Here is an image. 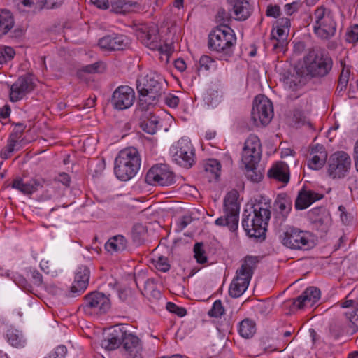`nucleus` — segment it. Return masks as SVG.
I'll return each mask as SVG.
<instances>
[{
  "label": "nucleus",
  "instance_id": "nucleus-44",
  "mask_svg": "<svg viewBox=\"0 0 358 358\" xmlns=\"http://www.w3.org/2000/svg\"><path fill=\"white\" fill-rule=\"evenodd\" d=\"M145 291L147 294H150L155 298H159L161 296L160 292L155 289V285L152 279H148L145 281Z\"/></svg>",
  "mask_w": 358,
  "mask_h": 358
},
{
  "label": "nucleus",
  "instance_id": "nucleus-56",
  "mask_svg": "<svg viewBox=\"0 0 358 358\" xmlns=\"http://www.w3.org/2000/svg\"><path fill=\"white\" fill-rule=\"evenodd\" d=\"M157 50H159L161 53L166 54L167 56L170 55L173 51V48L171 44H164V45L159 44V41H158V47L157 48Z\"/></svg>",
  "mask_w": 358,
  "mask_h": 358
},
{
  "label": "nucleus",
  "instance_id": "nucleus-59",
  "mask_svg": "<svg viewBox=\"0 0 358 358\" xmlns=\"http://www.w3.org/2000/svg\"><path fill=\"white\" fill-rule=\"evenodd\" d=\"M1 50L3 51V55H5L6 61L12 59L15 55L14 49L11 47H4L3 48H1Z\"/></svg>",
  "mask_w": 358,
  "mask_h": 358
},
{
  "label": "nucleus",
  "instance_id": "nucleus-10",
  "mask_svg": "<svg viewBox=\"0 0 358 358\" xmlns=\"http://www.w3.org/2000/svg\"><path fill=\"white\" fill-rule=\"evenodd\" d=\"M173 159L176 164L190 168L195 163V152L189 138L182 137L171 148Z\"/></svg>",
  "mask_w": 358,
  "mask_h": 358
},
{
  "label": "nucleus",
  "instance_id": "nucleus-61",
  "mask_svg": "<svg viewBox=\"0 0 358 358\" xmlns=\"http://www.w3.org/2000/svg\"><path fill=\"white\" fill-rule=\"evenodd\" d=\"M338 210L341 212L340 217H341L342 222L345 224L348 223L350 221V219H349V216L345 210V208L343 206H340L338 207Z\"/></svg>",
  "mask_w": 358,
  "mask_h": 358
},
{
  "label": "nucleus",
  "instance_id": "nucleus-64",
  "mask_svg": "<svg viewBox=\"0 0 358 358\" xmlns=\"http://www.w3.org/2000/svg\"><path fill=\"white\" fill-rule=\"evenodd\" d=\"M175 66L180 71H183L186 69V64L182 59H177L175 61Z\"/></svg>",
  "mask_w": 358,
  "mask_h": 358
},
{
  "label": "nucleus",
  "instance_id": "nucleus-41",
  "mask_svg": "<svg viewBox=\"0 0 358 358\" xmlns=\"http://www.w3.org/2000/svg\"><path fill=\"white\" fill-rule=\"evenodd\" d=\"M203 244L202 243H196L194 246V257L196 262L203 264L207 262L205 250H203Z\"/></svg>",
  "mask_w": 358,
  "mask_h": 358
},
{
  "label": "nucleus",
  "instance_id": "nucleus-40",
  "mask_svg": "<svg viewBox=\"0 0 358 358\" xmlns=\"http://www.w3.org/2000/svg\"><path fill=\"white\" fill-rule=\"evenodd\" d=\"M221 165L216 159H209L204 165V171L213 175L215 179L220 176Z\"/></svg>",
  "mask_w": 358,
  "mask_h": 358
},
{
  "label": "nucleus",
  "instance_id": "nucleus-34",
  "mask_svg": "<svg viewBox=\"0 0 358 358\" xmlns=\"http://www.w3.org/2000/svg\"><path fill=\"white\" fill-rule=\"evenodd\" d=\"M14 19L8 10L0 13V38L6 34L13 27Z\"/></svg>",
  "mask_w": 358,
  "mask_h": 358
},
{
  "label": "nucleus",
  "instance_id": "nucleus-29",
  "mask_svg": "<svg viewBox=\"0 0 358 358\" xmlns=\"http://www.w3.org/2000/svg\"><path fill=\"white\" fill-rule=\"evenodd\" d=\"M275 207L280 214L279 219L281 220L280 225L284 222L292 210V203L290 197L286 194H280L278 195L275 201Z\"/></svg>",
  "mask_w": 358,
  "mask_h": 358
},
{
  "label": "nucleus",
  "instance_id": "nucleus-38",
  "mask_svg": "<svg viewBox=\"0 0 358 358\" xmlns=\"http://www.w3.org/2000/svg\"><path fill=\"white\" fill-rule=\"evenodd\" d=\"M8 341L14 347L22 345L24 341L22 334L16 329H8L7 331Z\"/></svg>",
  "mask_w": 358,
  "mask_h": 358
},
{
  "label": "nucleus",
  "instance_id": "nucleus-47",
  "mask_svg": "<svg viewBox=\"0 0 358 358\" xmlns=\"http://www.w3.org/2000/svg\"><path fill=\"white\" fill-rule=\"evenodd\" d=\"M217 22H220V24H227L231 20V15L229 12H227L224 9H219L216 15Z\"/></svg>",
  "mask_w": 358,
  "mask_h": 358
},
{
  "label": "nucleus",
  "instance_id": "nucleus-52",
  "mask_svg": "<svg viewBox=\"0 0 358 358\" xmlns=\"http://www.w3.org/2000/svg\"><path fill=\"white\" fill-rule=\"evenodd\" d=\"M300 6L299 3L294 1L291 3L285 5L284 10L287 15H292L299 9Z\"/></svg>",
  "mask_w": 358,
  "mask_h": 358
},
{
  "label": "nucleus",
  "instance_id": "nucleus-5",
  "mask_svg": "<svg viewBox=\"0 0 358 358\" xmlns=\"http://www.w3.org/2000/svg\"><path fill=\"white\" fill-rule=\"evenodd\" d=\"M236 37L234 31L227 24L217 26L208 35V48L225 56L233 54Z\"/></svg>",
  "mask_w": 358,
  "mask_h": 358
},
{
  "label": "nucleus",
  "instance_id": "nucleus-22",
  "mask_svg": "<svg viewBox=\"0 0 358 358\" xmlns=\"http://www.w3.org/2000/svg\"><path fill=\"white\" fill-rule=\"evenodd\" d=\"M122 347L127 352L126 358H143L139 338L129 332L125 326V334L123 335Z\"/></svg>",
  "mask_w": 358,
  "mask_h": 358
},
{
  "label": "nucleus",
  "instance_id": "nucleus-9",
  "mask_svg": "<svg viewBox=\"0 0 358 358\" xmlns=\"http://www.w3.org/2000/svg\"><path fill=\"white\" fill-rule=\"evenodd\" d=\"M315 24L314 31L322 38H329L335 34L336 23L332 13L324 6L318 7L314 13Z\"/></svg>",
  "mask_w": 358,
  "mask_h": 358
},
{
  "label": "nucleus",
  "instance_id": "nucleus-26",
  "mask_svg": "<svg viewBox=\"0 0 358 358\" xmlns=\"http://www.w3.org/2000/svg\"><path fill=\"white\" fill-rule=\"evenodd\" d=\"M311 159L308 162V166L311 169L319 170L322 169L327 159V153L323 145L317 144L311 148Z\"/></svg>",
  "mask_w": 358,
  "mask_h": 358
},
{
  "label": "nucleus",
  "instance_id": "nucleus-12",
  "mask_svg": "<svg viewBox=\"0 0 358 358\" xmlns=\"http://www.w3.org/2000/svg\"><path fill=\"white\" fill-rule=\"evenodd\" d=\"M110 308L109 298L103 293L94 292L85 296L84 302L79 307V310L83 311L86 315H92L104 313Z\"/></svg>",
  "mask_w": 358,
  "mask_h": 358
},
{
  "label": "nucleus",
  "instance_id": "nucleus-3",
  "mask_svg": "<svg viewBox=\"0 0 358 358\" xmlns=\"http://www.w3.org/2000/svg\"><path fill=\"white\" fill-rule=\"evenodd\" d=\"M270 217L271 212L266 207L254 204L250 209L244 210L242 227L248 236L264 239Z\"/></svg>",
  "mask_w": 358,
  "mask_h": 358
},
{
  "label": "nucleus",
  "instance_id": "nucleus-18",
  "mask_svg": "<svg viewBox=\"0 0 358 358\" xmlns=\"http://www.w3.org/2000/svg\"><path fill=\"white\" fill-rule=\"evenodd\" d=\"M129 44V39L124 35L113 34L100 38L99 47L106 51L124 50Z\"/></svg>",
  "mask_w": 358,
  "mask_h": 358
},
{
  "label": "nucleus",
  "instance_id": "nucleus-17",
  "mask_svg": "<svg viewBox=\"0 0 358 358\" xmlns=\"http://www.w3.org/2000/svg\"><path fill=\"white\" fill-rule=\"evenodd\" d=\"M34 83L30 75L20 76L10 87V99L13 102L22 99L34 89Z\"/></svg>",
  "mask_w": 358,
  "mask_h": 358
},
{
  "label": "nucleus",
  "instance_id": "nucleus-50",
  "mask_svg": "<svg viewBox=\"0 0 358 358\" xmlns=\"http://www.w3.org/2000/svg\"><path fill=\"white\" fill-rule=\"evenodd\" d=\"M350 322L351 323V327L353 331L358 330V307L356 308L353 311L346 313Z\"/></svg>",
  "mask_w": 358,
  "mask_h": 358
},
{
  "label": "nucleus",
  "instance_id": "nucleus-39",
  "mask_svg": "<svg viewBox=\"0 0 358 358\" xmlns=\"http://www.w3.org/2000/svg\"><path fill=\"white\" fill-rule=\"evenodd\" d=\"M17 134H13L10 136L8 141V144L3 148L1 152V157L3 159H8L10 157L11 153L14 151L15 146L17 142Z\"/></svg>",
  "mask_w": 358,
  "mask_h": 358
},
{
  "label": "nucleus",
  "instance_id": "nucleus-55",
  "mask_svg": "<svg viewBox=\"0 0 358 358\" xmlns=\"http://www.w3.org/2000/svg\"><path fill=\"white\" fill-rule=\"evenodd\" d=\"M280 14V8L279 6H268L266 10V15L268 17H278Z\"/></svg>",
  "mask_w": 358,
  "mask_h": 358
},
{
  "label": "nucleus",
  "instance_id": "nucleus-24",
  "mask_svg": "<svg viewBox=\"0 0 358 358\" xmlns=\"http://www.w3.org/2000/svg\"><path fill=\"white\" fill-rule=\"evenodd\" d=\"M320 294V290L318 288L310 287L295 299L294 305L299 309L306 306L312 307L319 301Z\"/></svg>",
  "mask_w": 358,
  "mask_h": 358
},
{
  "label": "nucleus",
  "instance_id": "nucleus-35",
  "mask_svg": "<svg viewBox=\"0 0 358 358\" xmlns=\"http://www.w3.org/2000/svg\"><path fill=\"white\" fill-rule=\"evenodd\" d=\"M238 331L242 337L250 338L256 331L255 324L249 319H245L241 322Z\"/></svg>",
  "mask_w": 358,
  "mask_h": 358
},
{
  "label": "nucleus",
  "instance_id": "nucleus-54",
  "mask_svg": "<svg viewBox=\"0 0 358 358\" xmlns=\"http://www.w3.org/2000/svg\"><path fill=\"white\" fill-rule=\"evenodd\" d=\"M165 103L171 108H176L179 103V98L173 94H169L165 97Z\"/></svg>",
  "mask_w": 358,
  "mask_h": 358
},
{
  "label": "nucleus",
  "instance_id": "nucleus-16",
  "mask_svg": "<svg viewBox=\"0 0 358 358\" xmlns=\"http://www.w3.org/2000/svg\"><path fill=\"white\" fill-rule=\"evenodd\" d=\"M134 100V90L128 85H121L113 92L111 103L117 110H125L133 105Z\"/></svg>",
  "mask_w": 358,
  "mask_h": 358
},
{
  "label": "nucleus",
  "instance_id": "nucleus-43",
  "mask_svg": "<svg viewBox=\"0 0 358 358\" xmlns=\"http://www.w3.org/2000/svg\"><path fill=\"white\" fill-rule=\"evenodd\" d=\"M349 77L350 70L348 69H345L343 68L338 79V85L337 87V91H338V92L345 90L348 83Z\"/></svg>",
  "mask_w": 358,
  "mask_h": 358
},
{
  "label": "nucleus",
  "instance_id": "nucleus-14",
  "mask_svg": "<svg viewBox=\"0 0 358 358\" xmlns=\"http://www.w3.org/2000/svg\"><path fill=\"white\" fill-rule=\"evenodd\" d=\"M145 180L151 185L170 186L175 182L173 173L165 164L153 166L148 171Z\"/></svg>",
  "mask_w": 358,
  "mask_h": 358
},
{
  "label": "nucleus",
  "instance_id": "nucleus-33",
  "mask_svg": "<svg viewBox=\"0 0 358 358\" xmlns=\"http://www.w3.org/2000/svg\"><path fill=\"white\" fill-rule=\"evenodd\" d=\"M276 30L271 32V39L275 40L276 43L273 44V50H283L287 44L288 30L281 28L276 25Z\"/></svg>",
  "mask_w": 358,
  "mask_h": 358
},
{
  "label": "nucleus",
  "instance_id": "nucleus-51",
  "mask_svg": "<svg viewBox=\"0 0 358 358\" xmlns=\"http://www.w3.org/2000/svg\"><path fill=\"white\" fill-rule=\"evenodd\" d=\"M346 41L351 43L358 41V24L352 26L351 29L347 32Z\"/></svg>",
  "mask_w": 358,
  "mask_h": 358
},
{
  "label": "nucleus",
  "instance_id": "nucleus-49",
  "mask_svg": "<svg viewBox=\"0 0 358 358\" xmlns=\"http://www.w3.org/2000/svg\"><path fill=\"white\" fill-rule=\"evenodd\" d=\"M166 309L173 313L176 314L179 317H183L187 314V310L185 308L182 307H178L175 303L172 302H168L166 303Z\"/></svg>",
  "mask_w": 358,
  "mask_h": 358
},
{
  "label": "nucleus",
  "instance_id": "nucleus-23",
  "mask_svg": "<svg viewBox=\"0 0 358 358\" xmlns=\"http://www.w3.org/2000/svg\"><path fill=\"white\" fill-rule=\"evenodd\" d=\"M90 275V270L86 266H81L77 269L75 273L73 283L71 287L72 296L79 294L87 289Z\"/></svg>",
  "mask_w": 358,
  "mask_h": 358
},
{
  "label": "nucleus",
  "instance_id": "nucleus-58",
  "mask_svg": "<svg viewBox=\"0 0 358 358\" xmlns=\"http://www.w3.org/2000/svg\"><path fill=\"white\" fill-rule=\"evenodd\" d=\"M90 1L100 9H108L109 8L108 0H90Z\"/></svg>",
  "mask_w": 358,
  "mask_h": 358
},
{
  "label": "nucleus",
  "instance_id": "nucleus-11",
  "mask_svg": "<svg viewBox=\"0 0 358 358\" xmlns=\"http://www.w3.org/2000/svg\"><path fill=\"white\" fill-rule=\"evenodd\" d=\"M251 117L255 125H267L273 117L271 101L264 95L257 96L253 102Z\"/></svg>",
  "mask_w": 358,
  "mask_h": 358
},
{
  "label": "nucleus",
  "instance_id": "nucleus-62",
  "mask_svg": "<svg viewBox=\"0 0 358 358\" xmlns=\"http://www.w3.org/2000/svg\"><path fill=\"white\" fill-rule=\"evenodd\" d=\"M59 180L64 184L65 186H69L70 185V177L68 174L65 173H62L59 174Z\"/></svg>",
  "mask_w": 358,
  "mask_h": 358
},
{
  "label": "nucleus",
  "instance_id": "nucleus-28",
  "mask_svg": "<svg viewBox=\"0 0 358 358\" xmlns=\"http://www.w3.org/2000/svg\"><path fill=\"white\" fill-rule=\"evenodd\" d=\"M268 176L287 184L289 180V170L284 162H278L268 171Z\"/></svg>",
  "mask_w": 358,
  "mask_h": 358
},
{
  "label": "nucleus",
  "instance_id": "nucleus-19",
  "mask_svg": "<svg viewBox=\"0 0 358 358\" xmlns=\"http://www.w3.org/2000/svg\"><path fill=\"white\" fill-rule=\"evenodd\" d=\"M49 180L42 178H31L29 182H24L22 178L18 177L13 180L11 187L17 189L24 194H31L44 185H49Z\"/></svg>",
  "mask_w": 358,
  "mask_h": 358
},
{
  "label": "nucleus",
  "instance_id": "nucleus-63",
  "mask_svg": "<svg viewBox=\"0 0 358 358\" xmlns=\"http://www.w3.org/2000/svg\"><path fill=\"white\" fill-rule=\"evenodd\" d=\"M31 277L34 280V283L37 285H41L43 281V278L41 274L38 271H34L31 272Z\"/></svg>",
  "mask_w": 358,
  "mask_h": 358
},
{
  "label": "nucleus",
  "instance_id": "nucleus-21",
  "mask_svg": "<svg viewBox=\"0 0 358 358\" xmlns=\"http://www.w3.org/2000/svg\"><path fill=\"white\" fill-rule=\"evenodd\" d=\"M125 334L124 325L115 326L107 337L101 341V345L106 350H115L120 345H122V341H124L123 335Z\"/></svg>",
  "mask_w": 358,
  "mask_h": 358
},
{
  "label": "nucleus",
  "instance_id": "nucleus-37",
  "mask_svg": "<svg viewBox=\"0 0 358 358\" xmlns=\"http://www.w3.org/2000/svg\"><path fill=\"white\" fill-rule=\"evenodd\" d=\"M106 69V64L101 62L99 61L94 64L86 65L83 66L78 72V75L80 76L83 72L88 73H102Z\"/></svg>",
  "mask_w": 358,
  "mask_h": 358
},
{
  "label": "nucleus",
  "instance_id": "nucleus-31",
  "mask_svg": "<svg viewBox=\"0 0 358 358\" xmlns=\"http://www.w3.org/2000/svg\"><path fill=\"white\" fill-rule=\"evenodd\" d=\"M138 8V3L134 1L115 0L111 2V10L118 14H125Z\"/></svg>",
  "mask_w": 358,
  "mask_h": 358
},
{
  "label": "nucleus",
  "instance_id": "nucleus-2",
  "mask_svg": "<svg viewBox=\"0 0 358 358\" xmlns=\"http://www.w3.org/2000/svg\"><path fill=\"white\" fill-rule=\"evenodd\" d=\"M164 80L155 73H150L137 80L136 89L139 94L138 107L147 111L155 106L164 93Z\"/></svg>",
  "mask_w": 358,
  "mask_h": 358
},
{
  "label": "nucleus",
  "instance_id": "nucleus-15",
  "mask_svg": "<svg viewBox=\"0 0 358 358\" xmlns=\"http://www.w3.org/2000/svg\"><path fill=\"white\" fill-rule=\"evenodd\" d=\"M262 157V145L259 138L251 134L246 139L242 152V162L250 166L259 164Z\"/></svg>",
  "mask_w": 358,
  "mask_h": 358
},
{
  "label": "nucleus",
  "instance_id": "nucleus-53",
  "mask_svg": "<svg viewBox=\"0 0 358 358\" xmlns=\"http://www.w3.org/2000/svg\"><path fill=\"white\" fill-rule=\"evenodd\" d=\"M213 63V59L208 55H203L199 59L200 67L203 68L205 70H209Z\"/></svg>",
  "mask_w": 358,
  "mask_h": 358
},
{
  "label": "nucleus",
  "instance_id": "nucleus-1",
  "mask_svg": "<svg viewBox=\"0 0 358 358\" xmlns=\"http://www.w3.org/2000/svg\"><path fill=\"white\" fill-rule=\"evenodd\" d=\"M304 66L296 67V75H292L291 83L295 85L302 83L307 76L321 78L327 76L331 70L333 62L331 58L317 50H310L303 58Z\"/></svg>",
  "mask_w": 358,
  "mask_h": 358
},
{
  "label": "nucleus",
  "instance_id": "nucleus-60",
  "mask_svg": "<svg viewBox=\"0 0 358 358\" xmlns=\"http://www.w3.org/2000/svg\"><path fill=\"white\" fill-rule=\"evenodd\" d=\"M192 221V218L189 216H183L179 222L178 226L180 230H183Z\"/></svg>",
  "mask_w": 358,
  "mask_h": 358
},
{
  "label": "nucleus",
  "instance_id": "nucleus-46",
  "mask_svg": "<svg viewBox=\"0 0 358 358\" xmlns=\"http://www.w3.org/2000/svg\"><path fill=\"white\" fill-rule=\"evenodd\" d=\"M155 266L159 271L166 272L170 269V264H169L168 259L164 257H158L154 260Z\"/></svg>",
  "mask_w": 358,
  "mask_h": 358
},
{
  "label": "nucleus",
  "instance_id": "nucleus-36",
  "mask_svg": "<svg viewBox=\"0 0 358 358\" xmlns=\"http://www.w3.org/2000/svg\"><path fill=\"white\" fill-rule=\"evenodd\" d=\"M245 166V175L248 180L253 182H259L263 178L264 170L259 168V165L253 164L250 166Z\"/></svg>",
  "mask_w": 358,
  "mask_h": 358
},
{
  "label": "nucleus",
  "instance_id": "nucleus-57",
  "mask_svg": "<svg viewBox=\"0 0 358 358\" xmlns=\"http://www.w3.org/2000/svg\"><path fill=\"white\" fill-rule=\"evenodd\" d=\"M276 25L289 31L290 20L287 17H282L277 20Z\"/></svg>",
  "mask_w": 358,
  "mask_h": 358
},
{
  "label": "nucleus",
  "instance_id": "nucleus-7",
  "mask_svg": "<svg viewBox=\"0 0 358 358\" xmlns=\"http://www.w3.org/2000/svg\"><path fill=\"white\" fill-rule=\"evenodd\" d=\"M283 245L292 250H307L314 246L312 234L294 227H288L280 235Z\"/></svg>",
  "mask_w": 358,
  "mask_h": 358
},
{
  "label": "nucleus",
  "instance_id": "nucleus-13",
  "mask_svg": "<svg viewBox=\"0 0 358 358\" xmlns=\"http://www.w3.org/2000/svg\"><path fill=\"white\" fill-rule=\"evenodd\" d=\"M351 169V158L344 151H337L333 153L328 162L327 173L333 179L345 178Z\"/></svg>",
  "mask_w": 358,
  "mask_h": 358
},
{
  "label": "nucleus",
  "instance_id": "nucleus-30",
  "mask_svg": "<svg viewBox=\"0 0 358 358\" xmlns=\"http://www.w3.org/2000/svg\"><path fill=\"white\" fill-rule=\"evenodd\" d=\"M127 241L122 235L114 236L108 239L105 245V248L110 252H120L127 248Z\"/></svg>",
  "mask_w": 358,
  "mask_h": 358
},
{
  "label": "nucleus",
  "instance_id": "nucleus-6",
  "mask_svg": "<svg viewBox=\"0 0 358 358\" xmlns=\"http://www.w3.org/2000/svg\"><path fill=\"white\" fill-rule=\"evenodd\" d=\"M258 262V257L248 255L245 257L230 285L229 294L231 297L238 298L245 292Z\"/></svg>",
  "mask_w": 358,
  "mask_h": 358
},
{
  "label": "nucleus",
  "instance_id": "nucleus-32",
  "mask_svg": "<svg viewBox=\"0 0 358 358\" xmlns=\"http://www.w3.org/2000/svg\"><path fill=\"white\" fill-rule=\"evenodd\" d=\"M158 117L152 113H145L141 118L140 127L143 131L153 135L157 129Z\"/></svg>",
  "mask_w": 358,
  "mask_h": 358
},
{
  "label": "nucleus",
  "instance_id": "nucleus-42",
  "mask_svg": "<svg viewBox=\"0 0 358 358\" xmlns=\"http://www.w3.org/2000/svg\"><path fill=\"white\" fill-rule=\"evenodd\" d=\"M224 313V308L220 300H217L213 304L211 309L208 314L212 317H220Z\"/></svg>",
  "mask_w": 358,
  "mask_h": 358
},
{
  "label": "nucleus",
  "instance_id": "nucleus-20",
  "mask_svg": "<svg viewBox=\"0 0 358 358\" xmlns=\"http://www.w3.org/2000/svg\"><path fill=\"white\" fill-rule=\"evenodd\" d=\"M158 32V27L155 24L144 25L137 29L136 34L145 45L151 50H155L158 47L159 40Z\"/></svg>",
  "mask_w": 358,
  "mask_h": 358
},
{
  "label": "nucleus",
  "instance_id": "nucleus-25",
  "mask_svg": "<svg viewBox=\"0 0 358 358\" xmlns=\"http://www.w3.org/2000/svg\"><path fill=\"white\" fill-rule=\"evenodd\" d=\"M322 198V195L311 190L302 189L298 193L295 201L296 210H304L308 208L313 203Z\"/></svg>",
  "mask_w": 358,
  "mask_h": 358
},
{
  "label": "nucleus",
  "instance_id": "nucleus-27",
  "mask_svg": "<svg viewBox=\"0 0 358 358\" xmlns=\"http://www.w3.org/2000/svg\"><path fill=\"white\" fill-rule=\"evenodd\" d=\"M227 3L236 20H245L250 17L251 8L248 0H227Z\"/></svg>",
  "mask_w": 358,
  "mask_h": 358
},
{
  "label": "nucleus",
  "instance_id": "nucleus-8",
  "mask_svg": "<svg viewBox=\"0 0 358 358\" xmlns=\"http://www.w3.org/2000/svg\"><path fill=\"white\" fill-rule=\"evenodd\" d=\"M238 198V193L236 190L227 193L224 199V215L215 220L216 225L227 226L231 231H235L238 229L240 210Z\"/></svg>",
  "mask_w": 358,
  "mask_h": 358
},
{
  "label": "nucleus",
  "instance_id": "nucleus-45",
  "mask_svg": "<svg viewBox=\"0 0 358 358\" xmlns=\"http://www.w3.org/2000/svg\"><path fill=\"white\" fill-rule=\"evenodd\" d=\"M67 352L66 348L63 345H58L44 358H64Z\"/></svg>",
  "mask_w": 358,
  "mask_h": 358
},
{
  "label": "nucleus",
  "instance_id": "nucleus-4",
  "mask_svg": "<svg viewBox=\"0 0 358 358\" xmlns=\"http://www.w3.org/2000/svg\"><path fill=\"white\" fill-rule=\"evenodd\" d=\"M141 166V158L136 148H127L119 152L115 159L114 173L122 181H128L137 173Z\"/></svg>",
  "mask_w": 358,
  "mask_h": 358
},
{
  "label": "nucleus",
  "instance_id": "nucleus-48",
  "mask_svg": "<svg viewBox=\"0 0 358 358\" xmlns=\"http://www.w3.org/2000/svg\"><path fill=\"white\" fill-rule=\"evenodd\" d=\"M325 213V210L322 207L313 208L308 212V215L315 222H320L323 223V220L322 217H320L321 214H323Z\"/></svg>",
  "mask_w": 358,
  "mask_h": 358
}]
</instances>
